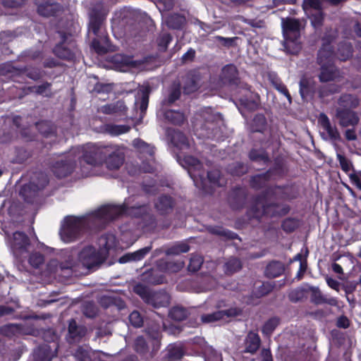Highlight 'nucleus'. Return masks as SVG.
Segmentation results:
<instances>
[{
	"label": "nucleus",
	"instance_id": "obj_1",
	"mask_svg": "<svg viewBox=\"0 0 361 361\" xmlns=\"http://www.w3.org/2000/svg\"><path fill=\"white\" fill-rule=\"evenodd\" d=\"M271 189H265L254 197L250 207L247 210L250 219H256L260 222L263 218H280L288 214L290 210L288 204L277 202H268L269 197L272 196L269 192Z\"/></svg>",
	"mask_w": 361,
	"mask_h": 361
},
{
	"label": "nucleus",
	"instance_id": "obj_2",
	"mask_svg": "<svg viewBox=\"0 0 361 361\" xmlns=\"http://www.w3.org/2000/svg\"><path fill=\"white\" fill-rule=\"evenodd\" d=\"M104 18L97 11H94L91 15L89 23V30L91 31L96 37L92 41V47L97 54H106L108 51L104 45H107L109 41L107 35H100V29Z\"/></svg>",
	"mask_w": 361,
	"mask_h": 361
},
{
	"label": "nucleus",
	"instance_id": "obj_3",
	"mask_svg": "<svg viewBox=\"0 0 361 361\" xmlns=\"http://www.w3.org/2000/svg\"><path fill=\"white\" fill-rule=\"evenodd\" d=\"M86 223L82 217L67 216L60 230V235L65 243L76 240L85 229Z\"/></svg>",
	"mask_w": 361,
	"mask_h": 361
},
{
	"label": "nucleus",
	"instance_id": "obj_4",
	"mask_svg": "<svg viewBox=\"0 0 361 361\" xmlns=\"http://www.w3.org/2000/svg\"><path fill=\"white\" fill-rule=\"evenodd\" d=\"M60 35L61 41L54 47L52 53L60 59L74 61L76 58V42L63 32H60Z\"/></svg>",
	"mask_w": 361,
	"mask_h": 361
},
{
	"label": "nucleus",
	"instance_id": "obj_5",
	"mask_svg": "<svg viewBox=\"0 0 361 361\" xmlns=\"http://www.w3.org/2000/svg\"><path fill=\"white\" fill-rule=\"evenodd\" d=\"M106 145L99 144H87L82 148V159L87 164L98 166L105 160Z\"/></svg>",
	"mask_w": 361,
	"mask_h": 361
},
{
	"label": "nucleus",
	"instance_id": "obj_6",
	"mask_svg": "<svg viewBox=\"0 0 361 361\" xmlns=\"http://www.w3.org/2000/svg\"><path fill=\"white\" fill-rule=\"evenodd\" d=\"M125 161L123 149L116 145H107L105 151V160L106 167L110 170H117Z\"/></svg>",
	"mask_w": 361,
	"mask_h": 361
},
{
	"label": "nucleus",
	"instance_id": "obj_7",
	"mask_svg": "<svg viewBox=\"0 0 361 361\" xmlns=\"http://www.w3.org/2000/svg\"><path fill=\"white\" fill-rule=\"evenodd\" d=\"M78 259L87 269H92L103 262L101 253L92 245L84 247L78 254Z\"/></svg>",
	"mask_w": 361,
	"mask_h": 361
},
{
	"label": "nucleus",
	"instance_id": "obj_8",
	"mask_svg": "<svg viewBox=\"0 0 361 361\" xmlns=\"http://www.w3.org/2000/svg\"><path fill=\"white\" fill-rule=\"evenodd\" d=\"M128 209V205L125 203L117 204H106L99 207L95 211V216L108 221H112L117 217L126 214Z\"/></svg>",
	"mask_w": 361,
	"mask_h": 361
},
{
	"label": "nucleus",
	"instance_id": "obj_9",
	"mask_svg": "<svg viewBox=\"0 0 361 361\" xmlns=\"http://www.w3.org/2000/svg\"><path fill=\"white\" fill-rule=\"evenodd\" d=\"M202 74L197 69L189 71L183 79V90L185 94H190L197 91L202 84Z\"/></svg>",
	"mask_w": 361,
	"mask_h": 361
},
{
	"label": "nucleus",
	"instance_id": "obj_10",
	"mask_svg": "<svg viewBox=\"0 0 361 361\" xmlns=\"http://www.w3.org/2000/svg\"><path fill=\"white\" fill-rule=\"evenodd\" d=\"M247 198V190L240 186H235L228 194V202L232 209L240 210L245 207Z\"/></svg>",
	"mask_w": 361,
	"mask_h": 361
},
{
	"label": "nucleus",
	"instance_id": "obj_11",
	"mask_svg": "<svg viewBox=\"0 0 361 361\" xmlns=\"http://www.w3.org/2000/svg\"><path fill=\"white\" fill-rule=\"evenodd\" d=\"M335 116L338 120V125L341 128L355 127L360 121L357 114L348 109L337 108Z\"/></svg>",
	"mask_w": 361,
	"mask_h": 361
},
{
	"label": "nucleus",
	"instance_id": "obj_12",
	"mask_svg": "<svg viewBox=\"0 0 361 361\" xmlns=\"http://www.w3.org/2000/svg\"><path fill=\"white\" fill-rule=\"evenodd\" d=\"M219 79L222 84L228 86L237 87L240 82L238 70L235 65L231 63L222 68Z\"/></svg>",
	"mask_w": 361,
	"mask_h": 361
},
{
	"label": "nucleus",
	"instance_id": "obj_13",
	"mask_svg": "<svg viewBox=\"0 0 361 361\" xmlns=\"http://www.w3.org/2000/svg\"><path fill=\"white\" fill-rule=\"evenodd\" d=\"M75 164L74 159L57 161L52 165L51 171L57 178H63L73 172Z\"/></svg>",
	"mask_w": 361,
	"mask_h": 361
},
{
	"label": "nucleus",
	"instance_id": "obj_14",
	"mask_svg": "<svg viewBox=\"0 0 361 361\" xmlns=\"http://www.w3.org/2000/svg\"><path fill=\"white\" fill-rule=\"evenodd\" d=\"M267 189H271L269 193L273 196L276 195L277 190H279V198L283 200H295L299 195L298 189L293 184L284 185H275L269 186Z\"/></svg>",
	"mask_w": 361,
	"mask_h": 361
},
{
	"label": "nucleus",
	"instance_id": "obj_15",
	"mask_svg": "<svg viewBox=\"0 0 361 361\" xmlns=\"http://www.w3.org/2000/svg\"><path fill=\"white\" fill-rule=\"evenodd\" d=\"M318 122L324 130L327 133L329 139L334 142H341V134L336 126L332 125L329 117L324 113H320Z\"/></svg>",
	"mask_w": 361,
	"mask_h": 361
},
{
	"label": "nucleus",
	"instance_id": "obj_16",
	"mask_svg": "<svg viewBox=\"0 0 361 361\" xmlns=\"http://www.w3.org/2000/svg\"><path fill=\"white\" fill-rule=\"evenodd\" d=\"M87 328L84 325H79L74 319L68 322V339L70 343L80 342L86 335Z\"/></svg>",
	"mask_w": 361,
	"mask_h": 361
},
{
	"label": "nucleus",
	"instance_id": "obj_17",
	"mask_svg": "<svg viewBox=\"0 0 361 361\" xmlns=\"http://www.w3.org/2000/svg\"><path fill=\"white\" fill-rule=\"evenodd\" d=\"M311 292L310 301L316 305L327 304L333 307H337L338 305V301L336 298H326L324 295L320 290L319 287L310 286L309 288Z\"/></svg>",
	"mask_w": 361,
	"mask_h": 361
},
{
	"label": "nucleus",
	"instance_id": "obj_18",
	"mask_svg": "<svg viewBox=\"0 0 361 361\" xmlns=\"http://www.w3.org/2000/svg\"><path fill=\"white\" fill-rule=\"evenodd\" d=\"M37 6L38 14L44 17L56 16L63 9L60 4L48 1L42 3L37 2Z\"/></svg>",
	"mask_w": 361,
	"mask_h": 361
},
{
	"label": "nucleus",
	"instance_id": "obj_19",
	"mask_svg": "<svg viewBox=\"0 0 361 361\" xmlns=\"http://www.w3.org/2000/svg\"><path fill=\"white\" fill-rule=\"evenodd\" d=\"M282 29L285 38H288V37L300 38V23L298 19L291 18L283 19Z\"/></svg>",
	"mask_w": 361,
	"mask_h": 361
},
{
	"label": "nucleus",
	"instance_id": "obj_20",
	"mask_svg": "<svg viewBox=\"0 0 361 361\" xmlns=\"http://www.w3.org/2000/svg\"><path fill=\"white\" fill-rule=\"evenodd\" d=\"M175 200L169 195H160L155 202V208L161 215H166L172 212L175 207Z\"/></svg>",
	"mask_w": 361,
	"mask_h": 361
},
{
	"label": "nucleus",
	"instance_id": "obj_21",
	"mask_svg": "<svg viewBox=\"0 0 361 361\" xmlns=\"http://www.w3.org/2000/svg\"><path fill=\"white\" fill-rule=\"evenodd\" d=\"M315 85L314 80L311 78L303 75L300 78L299 82V92L303 100L314 94Z\"/></svg>",
	"mask_w": 361,
	"mask_h": 361
},
{
	"label": "nucleus",
	"instance_id": "obj_22",
	"mask_svg": "<svg viewBox=\"0 0 361 361\" xmlns=\"http://www.w3.org/2000/svg\"><path fill=\"white\" fill-rule=\"evenodd\" d=\"M152 246H147L136 250L133 252H128L123 255L119 259L120 263H126L128 262H138L143 259L145 256L151 251Z\"/></svg>",
	"mask_w": 361,
	"mask_h": 361
},
{
	"label": "nucleus",
	"instance_id": "obj_23",
	"mask_svg": "<svg viewBox=\"0 0 361 361\" xmlns=\"http://www.w3.org/2000/svg\"><path fill=\"white\" fill-rule=\"evenodd\" d=\"M271 178L267 171L262 173H258L250 177L249 183L251 188L255 190L267 188V183L271 180Z\"/></svg>",
	"mask_w": 361,
	"mask_h": 361
},
{
	"label": "nucleus",
	"instance_id": "obj_24",
	"mask_svg": "<svg viewBox=\"0 0 361 361\" xmlns=\"http://www.w3.org/2000/svg\"><path fill=\"white\" fill-rule=\"evenodd\" d=\"M101 129L104 133L110 135L111 136H118L128 133L131 128L128 125L106 123L102 126Z\"/></svg>",
	"mask_w": 361,
	"mask_h": 361
},
{
	"label": "nucleus",
	"instance_id": "obj_25",
	"mask_svg": "<svg viewBox=\"0 0 361 361\" xmlns=\"http://www.w3.org/2000/svg\"><path fill=\"white\" fill-rule=\"evenodd\" d=\"M338 72L335 64L321 66L320 73L318 75L319 80L321 82L333 81L337 77Z\"/></svg>",
	"mask_w": 361,
	"mask_h": 361
},
{
	"label": "nucleus",
	"instance_id": "obj_26",
	"mask_svg": "<svg viewBox=\"0 0 361 361\" xmlns=\"http://www.w3.org/2000/svg\"><path fill=\"white\" fill-rule=\"evenodd\" d=\"M0 334L8 338L18 337L25 334L22 324H8L0 327Z\"/></svg>",
	"mask_w": 361,
	"mask_h": 361
},
{
	"label": "nucleus",
	"instance_id": "obj_27",
	"mask_svg": "<svg viewBox=\"0 0 361 361\" xmlns=\"http://www.w3.org/2000/svg\"><path fill=\"white\" fill-rule=\"evenodd\" d=\"M170 303V295L165 291L152 292L150 300L148 305H152L155 308L166 307Z\"/></svg>",
	"mask_w": 361,
	"mask_h": 361
},
{
	"label": "nucleus",
	"instance_id": "obj_28",
	"mask_svg": "<svg viewBox=\"0 0 361 361\" xmlns=\"http://www.w3.org/2000/svg\"><path fill=\"white\" fill-rule=\"evenodd\" d=\"M334 49L320 48L317 52V63L321 66L334 64Z\"/></svg>",
	"mask_w": 361,
	"mask_h": 361
},
{
	"label": "nucleus",
	"instance_id": "obj_29",
	"mask_svg": "<svg viewBox=\"0 0 361 361\" xmlns=\"http://www.w3.org/2000/svg\"><path fill=\"white\" fill-rule=\"evenodd\" d=\"M261 339L257 333L250 331L248 333L245 341V348L244 352L255 354L259 348Z\"/></svg>",
	"mask_w": 361,
	"mask_h": 361
},
{
	"label": "nucleus",
	"instance_id": "obj_30",
	"mask_svg": "<svg viewBox=\"0 0 361 361\" xmlns=\"http://www.w3.org/2000/svg\"><path fill=\"white\" fill-rule=\"evenodd\" d=\"M285 271L284 264L279 261H271L265 269L264 274L269 279H274L281 276Z\"/></svg>",
	"mask_w": 361,
	"mask_h": 361
},
{
	"label": "nucleus",
	"instance_id": "obj_31",
	"mask_svg": "<svg viewBox=\"0 0 361 361\" xmlns=\"http://www.w3.org/2000/svg\"><path fill=\"white\" fill-rule=\"evenodd\" d=\"M338 108L353 109L360 104V100L357 96L352 94H343L338 99Z\"/></svg>",
	"mask_w": 361,
	"mask_h": 361
},
{
	"label": "nucleus",
	"instance_id": "obj_32",
	"mask_svg": "<svg viewBox=\"0 0 361 361\" xmlns=\"http://www.w3.org/2000/svg\"><path fill=\"white\" fill-rule=\"evenodd\" d=\"M184 348L181 345L171 344L168 346L164 359L167 361L179 360L185 355Z\"/></svg>",
	"mask_w": 361,
	"mask_h": 361
},
{
	"label": "nucleus",
	"instance_id": "obj_33",
	"mask_svg": "<svg viewBox=\"0 0 361 361\" xmlns=\"http://www.w3.org/2000/svg\"><path fill=\"white\" fill-rule=\"evenodd\" d=\"M127 109L125 102L122 100H118L113 104L102 106L101 111L104 114H121L124 115Z\"/></svg>",
	"mask_w": 361,
	"mask_h": 361
},
{
	"label": "nucleus",
	"instance_id": "obj_34",
	"mask_svg": "<svg viewBox=\"0 0 361 361\" xmlns=\"http://www.w3.org/2000/svg\"><path fill=\"white\" fill-rule=\"evenodd\" d=\"M171 141L176 147L180 149H188L190 147L188 137L179 130H174L172 132Z\"/></svg>",
	"mask_w": 361,
	"mask_h": 361
},
{
	"label": "nucleus",
	"instance_id": "obj_35",
	"mask_svg": "<svg viewBox=\"0 0 361 361\" xmlns=\"http://www.w3.org/2000/svg\"><path fill=\"white\" fill-rule=\"evenodd\" d=\"M165 119L170 123L180 126L186 121L185 114L180 111L166 110L164 114Z\"/></svg>",
	"mask_w": 361,
	"mask_h": 361
},
{
	"label": "nucleus",
	"instance_id": "obj_36",
	"mask_svg": "<svg viewBox=\"0 0 361 361\" xmlns=\"http://www.w3.org/2000/svg\"><path fill=\"white\" fill-rule=\"evenodd\" d=\"M126 213L137 219H145L148 216L150 219L153 218V216L149 212V207L147 204L133 207L128 206V209Z\"/></svg>",
	"mask_w": 361,
	"mask_h": 361
},
{
	"label": "nucleus",
	"instance_id": "obj_37",
	"mask_svg": "<svg viewBox=\"0 0 361 361\" xmlns=\"http://www.w3.org/2000/svg\"><path fill=\"white\" fill-rule=\"evenodd\" d=\"M353 47L350 42H341L338 45L337 56L340 61H346L353 56Z\"/></svg>",
	"mask_w": 361,
	"mask_h": 361
},
{
	"label": "nucleus",
	"instance_id": "obj_38",
	"mask_svg": "<svg viewBox=\"0 0 361 361\" xmlns=\"http://www.w3.org/2000/svg\"><path fill=\"white\" fill-rule=\"evenodd\" d=\"M207 230L209 233L212 235L224 237L228 240H234L238 238L237 233L228 229H226L222 226H209L207 228Z\"/></svg>",
	"mask_w": 361,
	"mask_h": 361
},
{
	"label": "nucleus",
	"instance_id": "obj_39",
	"mask_svg": "<svg viewBox=\"0 0 361 361\" xmlns=\"http://www.w3.org/2000/svg\"><path fill=\"white\" fill-rule=\"evenodd\" d=\"M13 247L16 250H26L27 246L30 245V241L28 236L21 231H16L13 234Z\"/></svg>",
	"mask_w": 361,
	"mask_h": 361
},
{
	"label": "nucleus",
	"instance_id": "obj_40",
	"mask_svg": "<svg viewBox=\"0 0 361 361\" xmlns=\"http://www.w3.org/2000/svg\"><path fill=\"white\" fill-rule=\"evenodd\" d=\"M267 126V121L265 116L262 114H256L251 123V131L253 133H263Z\"/></svg>",
	"mask_w": 361,
	"mask_h": 361
},
{
	"label": "nucleus",
	"instance_id": "obj_41",
	"mask_svg": "<svg viewBox=\"0 0 361 361\" xmlns=\"http://www.w3.org/2000/svg\"><path fill=\"white\" fill-rule=\"evenodd\" d=\"M38 132L45 137H48L55 133L56 128L50 121L42 120L35 123Z\"/></svg>",
	"mask_w": 361,
	"mask_h": 361
},
{
	"label": "nucleus",
	"instance_id": "obj_42",
	"mask_svg": "<svg viewBox=\"0 0 361 361\" xmlns=\"http://www.w3.org/2000/svg\"><path fill=\"white\" fill-rule=\"evenodd\" d=\"M207 178L211 184L216 187H224L226 181L219 169H212L207 172Z\"/></svg>",
	"mask_w": 361,
	"mask_h": 361
},
{
	"label": "nucleus",
	"instance_id": "obj_43",
	"mask_svg": "<svg viewBox=\"0 0 361 361\" xmlns=\"http://www.w3.org/2000/svg\"><path fill=\"white\" fill-rule=\"evenodd\" d=\"M248 158L250 160L255 162L260 161H263L264 164L270 162L268 153L263 149H251L248 153Z\"/></svg>",
	"mask_w": 361,
	"mask_h": 361
},
{
	"label": "nucleus",
	"instance_id": "obj_44",
	"mask_svg": "<svg viewBox=\"0 0 361 361\" xmlns=\"http://www.w3.org/2000/svg\"><path fill=\"white\" fill-rule=\"evenodd\" d=\"M185 22V18L179 14H173L167 17L166 24L169 29L180 30Z\"/></svg>",
	"mask_w": 361,
	"mask_h": 361
},
{
	"label": "nucleus",
	"instance_id": "obj_45",
	"mask_svg": "<svg viewBox=\"0 0 361 361\" xmlns=\"http://www.w3.org/2000/svg\"><path fill=\"white\" fill-rule=\"evenodd\" d=\"M247 171V166L244 163L240 161L232 163L227 167L228 173L232 176L240 177L245 174Z\"/></svg>",
	"mask_w": 361,
	"mask_h": 361
},
{
	"label": "nucleus",
	"instance_id": "obj_46",
	"mask_svg": "<svg viewBox=\"0 0 361 361\" xmlns=\"http://www.w3.org/2000/svg\"><path fill=\"white\" fill-rule=\"evenodd\" d=\"M266 171L271 178L274 176H283L285 174V164L283 161L279 158L275 159L274 165Z\"/></svg>",
	"mask_w": 361,
	"mask_h": 361
},
{
	"label": "nucleus",
	"instance_id": "obj_47",
	"mask_svg": "<svg viewBox=\"0 0 361 361\" xmlns=\"http://www.w3.org/2000/svg\"><path fill=\"white\" fill-rule=\"evenodd\" d=\"M241 269V261L236 257L230 258L224 264V271L227 275H232Z\"/></svg>",
	"mask_w": 361,
	"mask_h": 361
},
{
	"label": "nucleus",
	"instance_id": "obj_48",
	"mask_svg": "<svg viewBox=\"0 0 361 361\" xmlns=\"http://www.w3.org/2000/svg\"><path fill=\"white\" fill-rule=\"evenodd\" d=\"M271 82L273 87L279 92H280L281 94L284 95L287 98L289 104H291L292 103V97H291L286 85L282 82V80L280 78L276 77V78L271 79Z\"/></svg>",
	"mask_w": 361,
	"mask_h": 361
},
{
	"label": "nucleus",
	"instance_id": "obj_49",
	"mask_svg": "<svg viewBox=\"0 0 361 361\" xmlns=\"http://www.w3.org/2000/svg\"><path fill=\"white\" fill-rule=\"evenodd\" d=\"M188 315V312L186 308L183 307H173L169 311V317L171 319L177 322L185 320Z\"/></svg>",
	"mask_w": 361,
	"mask_h": 361
},
{
	"label": "nucleus",
	"instance_id": "obj_50",
	"mask_svg": "<svg viewBox=\"0 0 361 361\" xmlns=\"http://www.w3.org/2000/svg\"><path fill=\"white\" fill-rule=\"evenodd\" d=\"M280 323L279 318L273 317L269 319L262 328V334L266 336H270Z\"/></svg>",
	"mask_w": 361,
	"mask_h": 361
},
{
	"label": "nucleus",
	"instance_id": "obj_51",
	"mask_svg": "<svg viewBox=\"0 0 361 361\" xmlns=\"http://www.w3.org/2000/svg\"><path fill=\"white\" fill-rule=\"evenodd\" d=\"M172 40L173 37L170 33L164 32L160 34L157 38V44L159 51L161 52H165L168 49L169 44Z\"/></svg>",
	"mask_w": 361,
	"mask_h": 361
},
{
	"label": "nucleus",
	"instance_id": "obj_52",
	"mask_svg": "<svg viewBox=\"0 0 361 361\" xmlns=\"http://www.w3.org/2000/svg\"><path fill=\"white\" fill-rule=\"evenodd\" d=\"M51 83L49 82H44L42 85L37 86L29 87L28 90L30 92H35L38 95H42L50 97L51 96Z\"/></svg>",
	"mask_w": 361,
	"mask_h": 361
},
{
	"label": "nucleus",
	"instance_id": "obj_53",
	"mask_svg": "<svg viewBox=\"0 0 361 361\" xmlns=\"http://www.w3.org/2000/svg\"><path fill=\"white\" fill-rule=\"evenodd\" d=\"M285 39L284 47L287 52L293 55L297 54L301 49V46L298 42V39L292 37H288V38Z\"/></svg>",
	"mask_w": 361,
	"mask_h": 361
},
{
	"label": "nucleus",
	"instance_id": "obj_54",
	"mask_svg": "<svg viewBox=\"0 0 361 361\" xmlns=\"http://www.w3.org/2000/svg\"><path fill=\"white\" fill-rule=\"evenodd\" d=\"M134 292L138 295L147 304H149L152 291L141 283L137 284L133 288Z\"/></svg>",
	"mask_w": 361,
	"mask_h": 361
},
{
	"label": "nucleus",
	"instance_id": "obj_55",
	"mask_svg": "<svg viewBox=\"0 0 361 361\" xmlns=\"http://www.w3.org/2000/svg\"><path fill=\"white\" fill-rule=\"evenodd\" d=\"M309 18L310 20L312 25L314 28H319L322 26L324 20V14L322 10L314 11L310 13Z\"/></svg>",
	"mask_w": 361,
	"mask_h": 361
},
{
	"label": "nucleus",
	"instance_id": "obj_56",
	"mask_svg": "<svg viewBox=\"0 0 361 361\" xmlns=\"http://www.w3.org/2000/svg\"><path fill=\"white\" fill-rule=\"evenodd\" d=\"M134 350L140 355H146L149 351L147 343L142 336H137L134 341Z\"/></svg>",
	"mask_w": 361,
	"mask_h": 361
},
{
	"label": "nucleus",
	"instance_id": "obj_57",
	"mask_svg": "<svg viewBox=\"0 0 361 361\" xmlns=\"http://www.w3.org/2000/svg\"><path fill=\"white\" fill-rule=\"evenodd\" d=\"M298 226V221L295 218H286L281 223V228L287 233L295 231Z\"/></svg>",
	"mask_w": 361,
	"mask_h": 361
},
{
	"label": "nucleus",
	"instance_id": "obj_58",
	"mask_svg": "<svg viewBox=\"0 0 361 361\" xmlns=\"http://www.w3.org/2000/svg\"><path fill=\"white\" fill-rule=\"evenodd\" d=\"M274 288V285L269 282H264L254 292L255 297L259 298L270 293Z\"/></svg>",
	"mask_w": 361,
	"mask_h": 361
},
{
	"label": "nucleus",
	"instance_id": "obj_59",
	"mask_svg": "<svg viewBox=\"0 0 361 361\" xmlns=\"http://www.w3.org/2000/svg\"><path fill=\"white\" fill-rule=\"evenodd\" d=\"M203 263V259L201 256L195 255H192L188 266V269L192 272L197 271Z\"/></svg>",
	"mask_w": 361,
	"mask_h": 361
},
{
	"label": "nucleus",
	"instance_id": "obj_60",
	"mask_svg": "<svg viewBox=\"0 0 361 361\" xmlns=\"http://www.w3.org/2000/svg\"><path fill=\"white\" fill-rule=\"evenodd\" d=\"M114 61L116 63H120L123 66L126 67H135V62L133 60V56L118 54L114 56Z\"/></svg>",
	"mask_w": 361,
	"mask_h": 361
},
{
	"label": "nucleus",
	"instance_id": "obj_61",
	"mask_svg": "<svg viewBox=\"0 0 361 361\" xmlns=\"http://www.w3.org/2000/svg\"><path fill=\"white\" fill-rule=\"evenodd\" d=\"M44 261V257L39 252H32L29 257V264L34 268H39Z\"/></svg>",
	"mask_w": 361,
	"mask_h": 361
},
{
	"label": "nucleus",
	"instance_id": "obj_62",
	"mask_svg": "<svg viewBox=\"0 0 361 361\" xmlns=\"http://www.w3.org/2000/svg\"><path fill=\"white\" fill-rule=\"evenodd\" d=\"M221 319H222V313L221 310L209 314H204L201 316V321L204 324L212 323Z\"/></svg>",
	"mask_w": 361,
	"mask_h": 361
},
{
	"label": "nucleus",
	"instance_id": "obj_63",
	"mask_svg": "<svg viewBox=\"0 0 361 361\" xmlns=\"http://www.w3.org/2000/svg\"><path fill=\"white\" fill-rule=\"evenodd\" d=\"M305 290L303 288H298L292 290L288 295L289 300L292 302H298L305 298Z\"/></svg>",
	"mask_w": 361,
	"mask_h": 361
},
{
	"label": "nucleus",
	"instance_id": "obj_64",
	"mask_svg": "<svg viewBox=\"0 0 361 361\" xmlns=\"http://www.w3.org/2000/svg\"><path fill=\"white\" fill-rule=\"evenodd\" d=\"M129 322L132 326L136 328L141 327L143 325V318L140 313L137 311H133L129 315Z\"/></svg>",
	"mask_w": 361,
	"mask_h": 361
}]
</instances>
